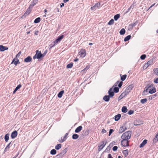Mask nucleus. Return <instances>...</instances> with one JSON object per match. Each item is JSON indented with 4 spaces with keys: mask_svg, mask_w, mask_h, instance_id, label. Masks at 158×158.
<instances>
[{
    "mask_svg": "<svg viewBox=\"0 0 158 158\" xmlns=\"http://www.w3.org/2000/svg\"><path fill=\"white\" fill-rule=\"evenodd\" d=\"M64 36L63 35H61L59 36L54 41V43H56V44L60 42V41L63 39Z\"/></svg>",
    "mask_w": 158,
    "mask_h": 158,
    "instance_id": "obj_9",
    "label": "nucleus"
},
{
    "mask_svg": "<svg viewBox=\"0 0 158 158\" xmlns=\"http://www.w3.org/2000/svg\"><path fill=\"white\" fill-rule=\"evenodd\" d=\"M56 151L55 149H53L50 151V154L52 155H54L56 154Z\"/></svg>",
    "mask_w": 158,
    "mask_h": 158,
    "instance_id": "obj_41",
    "label": "nucleus"
},
{
    "mask_svg": "<svg viewBox=\"0 0 158 158\" xmlns=\"http://www.w3.org/2000/svg\"><path fill=\"white\" fill-rule=\"evenodd\" d=\"M21 53V52H19L16 55V57H19L20 56Z\"/></svg>",
    "mask_w": 158,
    "mask_h": 158,
    "instance_id": "obj_62",
    "label": "nucleus"
},
{
    "mask_svg": "<svg viewBox=\"0 0 158 158\" xmlns=\"http://www.w3.org/2000/svg\"><path fill=\"white\" fill-rule=\"evenodd\" d=\"M56 44V43H54V41L53 42H52L49 45L50 49V48H52Z\"/></svg>",
    "mask_w": 158,
    "mask_h": 158,
    "instance_id": "obj_51",
    "label": "nucleus"
},
{
    "mask_svg": "<svg viewBox=\"0 0 158 158\" xmlns=\"http://www.w3.org/2000/svg\"><path fill=\"white\" fill-rule=\"evenodd\" d=\"M110 98H112L109 95H105L103 98V100L106 102H108L110 100Z\"/></svg>",
    "mask_w": 158,
    "mask_h": 158,
    "instance_id": "obj_18",
    "label": "nucleus"
},
{
    "mask_svg": "<svg viewBox=\"0 0 158 158\" xmlns=\"http://www.w3.org/2000/svg\"><path fill=\"white\" fill-rule=\"evenodd\" d=\"M131 134V131H127L123 133L121 137V139L124 140H127L130 139Z\"/></svg>",
    "mask_w": 158,
    "mask_h": 158,
    "instance_id": "obj_1",
    "label": "nucleus"
},
{
    "mask_svg": "<svg viewBox=\"0 0 158 158\" xmlns=\"http://www.w3.org/2000/svg\"><path fill=\"white\" fill-rule=\"evenodd\" d=\"M39 22H40V17H38L34 21V23H38Z\"/></svg>",
    "mask_w": 158,
    "mask_h": 158,
    "instance_id": "obj_52",
    "label": "nucleus"
},
{
    "mask_svg": "<svg viewBox=\"0 0 158 158\" xmlns=\"http://www.w3.org/2000/svg\"><path fill=\"white\" fill-rule=\"evenodd\" d=\"M29 14L27 13L26 12L24 13V15H22L21 17V18H25L26 16H27V15H28Z\"/></svg>",
    "mask_w": 158,
    "mask_h": 158,
    "instance_id": "obj_55",
    "label": "nucleus"
},
{
    "mask_svg": "<svg viewBox=\"0 0 158 158\" xmlns=\"http://www.w3.org/2000/svg\"><path fill=\"white\" fill-rule=\"evenodd\" d=\"M154 82L156 84L158 83V77L154 79Z\"/></svg>",
    "mask_w": 158,
    "mask_h": 158,
    "instance_id": "obj_61",
    "label": "nucleus"
},
{
    "mask_svg": "<svg viewBox=\"0 0 158 158\" xmlns=\"http://www.w3.org/2000/svg\"><path fill=\"white\" fill-rule=\"evenodd\" d=\"M120 14H117L115 15L114 16V19L115 21H117L120 17Z\"/></svg>",
    "mask_w": 158,
    "mask_h": 158,
    "instance_id": "obj_38",
    "label": "nucleus"
},
{
    "mask_svg": "<svg viewBox=\"0 0 158 158\" xmlns=\"http://www.w3.org/2000/svg\"><path fill=\"white\" fill-rule=\"evenodd\" d=\"M64 92V90L61 91L58 94V95H57L58 97L59 98H61Z\"/></svg>",
    "mask_w": 158,
    "mask_h": 158,
    "instance_id": "obj_31",
    "label": "nucleus"
},
{
    "mask_svg": "<svg viewBox=\"0 0 158 158\" xmlns=\"http://www.w3.org/2000/svg\"><path fill=\"white\" fill-rule=\"evenodd\" d=\"M126 32V31L124 28L122 29L119 31V33L121 35H124Z\"/></svg>",
    "mask_w": 158,
    "mask_h": 158,
    "instance_id": "obj_36",
    "label": "nucleus"
},
{
    "mask_svg": "<svg viewBox=\"0 0 158 158\" xmlns=\"http://www.w3.org/2000/svg\"><path fill=\"white\" fill-rule=\"evenodd\" d=\"M32 7L31 6H30L29 5L28 8L27 9L26 12L28 13L29 14L31 13V8Z\"/></svg>",
    "mask_w": 158,
    "mask_h": 158,
    "instance_id": "obj_39",
    "label": "nucleus"
},
{
    "mask_svg": "<svg viewBox=\"0 0 158 158\" xmlns=\"http://www.w3.org/2000/svg\"><path fill=\"white\" fill-rule=\"evenodd\" d=\"M127 129L125 127L122 126L120 127L118 132L119 134L122 133Z\"/></svg>",
    "mask_w": 158,
    "mask_h": 158,
    "instance_id": "obj_13",
    "label": "nucleus"
},
{
    "mask_svg": "<svg viewBox=\"0 0 158 158\" xmlns=\"http://www.w3.org/2000/svg\"><path fill=\"white\" fill-rule=\"evenodd\" d=\"M82 127L81 126H80L77 127L75 130V132L76 133H78L80 132L82 130Z\"/></svg>",
    "mask_w": 158,
    "mask_h": 158,
    "instance_id": "obj_23",
    "label": "nucleus"
},
{
    "mask_svg": "<svg viewBox=\"0 0 158 158\" xmlns=\"http://www.w3.org/2000/svg\"><path fill=\"white\" fill-rule=\"evenodd\" d=\"M114 21L113 19H111L108 23V24L110 25L114 24Z\"/></svg>",
    "mask_w": 158,
    "mask_h": 158,
    "instance_id": "obj_46",
    "label": "nucleus"
},
{
    "mask_svg": "<svg viewBox=\"0 0 158 158\" xmlns=\"http://www.w3.org/2000/svg\"><path fill=\"white\" fill-rule=\"evenodd\" d=\"M121 145L123 147H127L129 146V141L127 140L122 139L121 141Z\"/></svg>",
    "mask_w": 158,
    "mask_h": 158,
    "instance_id": "obj_5",
    "label": "nucleus"
},
{
    "mask_svg": "<svg viewBox=\"0 0 158 158\" xmlns=\"http://www.w3.org/2000/svg\"><path fill=\"white\" fill-rule=\"evenodd\" d=\"M35 52L36 53L33 56V59L35 60L37 59L39 60L40 59V51L38 50H37Z\"/></svg>",
    "mask_w": 158,
    "mask_h": 158,
    "instance_id": "obj_7",
    "label": "nucleus"
},
{
    "mask_svg": "<svg viewBox=\"0 0 158 158\" xmlns=\"http://www.w3.org/2000/svg\"><path fill=\"white\" fill-rule=\"evenodd\" d=\"M100 4L99 3H96L94 6V7L96 8V9L97 8H98V7H99L100 6Z\"/></svg>",
    "mask_w": 158,
    "mask_h": 158,
    "instance_id": "obj_49",
    "label": "nucleus"
},
{
    "mask_svg": "<svg viewBox=\"0 0 158 158\" xmlns=\"http://www.w3.org/2000/svg\"><path fill=\"white\" fill-rule=\"evenodd\" d=\"M89 134V131L88 130H86L85 133V135H87Z\"/></svg>",
    "mask_w": 158,
    "mask_h": 158,
    "instance_id": "obj_64",
    "label": "nucleus"
},
{
    "mask_svg": "<svg viewBox=\"0 0 158 158\" xmlns=\"http://www.w3.org/2000/svg\"><path fill=\"white\" fill-rule=\"evenodd\" d=\"M133 85L132 84L129 85L126 89L125 91H124L127 94L133 88Z\"/></svg>",
    "mask_w": 158,
    "mask_h": 158,
    "instance_id": "obj_4",
    "label": "nucleus"
},
{
    "mask_svg": "<svg viewBox=\"0 0 158 158\" xmlns=\"http://www.w3.org/2000/svg\"><path fill=\"white\" fill-rule=\"evenodd\" d=\"M153 71L155 74L158 76V68L154 69Z\"/></svg>",
    "mask_w": 158,
    "mask_h": 158,
    "instance_id": "obj_50",
    "label": "nucleus"
},
{
    "mask_svg": "<svg viewBox=\"0 0 158 158\" xmlns=\"http://www.w3.org/2000/svg\"><path fill=\"white\" fill-rule=\"evenodd\" d=\"M118 83V87L119 88H121L123 82L122 81H120V82H119V81H117L116 83L115 84L116 85H114L115 86L117 85V84Z\"/></svg>",
    "mask_w": 158,
    "mask_h": 158,
    "instance_id": "obj_33",
    "label": "nucleus"
},
{
    "mask_svg": "<svg viewBox=\"0 0 158 158\" xmlns=\"http://www.w3.org/2000/svg\"><path fill=\"white\" fill-rule=\"evenodd\" d=\"M68 151V149L67 148H66L64 149L63 150H62L60 153L58 154V155H56V156H63L64 154H65L67 151Z\"/></svg>",
    "mask_w": 158,
    "mask_h": 158,
    "instance_id": "obj_11",
    "label": "nucleus"
},
{
    "mask_svg": "<svg viewBox=\"0 0 158 158\" xmlns=\"http://www.w3.org/2000/svg\"><path fill=\"white\" fill-rule=\"evenodd\" d=\"M134 27L132 26L131 24H129L127 27V29L128 31L131 30Z\"/></svg>",
    "mask_w": 158,
    "mask_h": 158,
    "instance_id": "obj_44",
    "label": "nucleus"
},
{
    "mask_svg": "<svg viewBox=\"0 0 158 158\" xmlns=\"http://www.w3.org/2000/svg\"><path fill=\"white\" fill-rule=\"evenodd\" d=\"M32 60V58L30 56H28L24 59V61L26 63H27L31 61Z\"/></svg>",
    "mask_w": 158,
    "mask_h": 158,
    "instance_id": "obj_15",
    "label": "nucleus"
},
{
    "mask_svg": "<svg viewBox=\"0 0 158 158\" xmlns=\"http://www.w3.org/2000/svg\"><path fill=\"white\" fill-rule=\"evenodd\" d=\"M127 75L126 74L123 75L122 76H121V79L122 81H124L127 77Z\"/></svg>",
    "mask_w": 158,
    "mask_h": 158,
    "instance_id": "obj_43",
    "label": "nucleus"
},
{
    "mask_svg": "<svg viewBox=\"0 0 158 158\" xmlns=\"http://www.w3.org/2000/svg\"><path fill=\"white\" fill-rule=\"evenodd\" d=\"M158 140V132L156 135L155 138L153 139V143H155Z\"/></svg>",
    "mask_w": 158,
    "mask_h": 158,
    "instance_id": "obj_26",
    "label": "nucleus"
},
{
    "mask_svg": "<svg viewBox=\"0 0 158 158\" xmlns=\"http://www.w3.org/2000/svg\"><path fill=\"white\" fill-rule=\"evenodd\" d=\"M17 59V60H15L16 59H15V58H14L13 60H12V61L11 63V64H13L14 63V64L15 65V66H16L18 64H19L20 63V62L19 61V60L18 59Z\"/></svg>",
    "mask_w": 158,
    "mask_h": 158,
    "instance_id": "obj_20",
    "label": "nucleus"
},
{
    "mask_svg": "<svg viewBox=\"0 0 158 158\" xmlns=\"http://www.w3.org/2000/svg\"><path fill=\"white\" fill-rule=\"evenodd\" d=\"M10 134L9 133L6 134L4 136V139L6 142H7L9 139Z\"/></svg>",
    "mask_w": 158,
    "mask_h": 158,
    "instance_id": "obj_28",
    "label": "nucleus"
},
{
    "mask_svg": "<svg viewBox=\"0 0 158 158\" xmlns=\"http://www.w3.org/2000/svg\"><path fill=\"white\" fill-rule=\"evenodd\" d=\"M110 148L109 147L107 146L106 149H105V152H109L110 150Z\"/></svg>",
    "mask_w": 158,
    "mask_h": 158,
    "instance_id": "obj_58",
    "label": "nucleus"
},
{
    "mask_svg": "<svg viewBox=\"0 0 158 158\" xmlns=\"http://www.w3.org/2000/svg\"><path fill=\"white\" fill-rule=\"evenodd\" d=\"M121 117V115L120 114H118L114 116V120L115 121L119 120Z\"/></svg>",
    "mask_w": 158,
    "mask_h": 158,
    "instance_id": "obj_25",
    "label": "nucleus"
},
{
    "mask_svg": "<svg viewBox=\"0 0 158 158\" xmlns=\"http://www.w3.org/2000/svg\"><path fill=\"white\" fill-rule=\"evenodd\" d=\"M126 92H123L118 97V101H119L121 99L123 98L126 95H127Z\"/></svg>",
    "mask_w": 158,
    "mask_h": 158,
    "instance_id": "obj_17",
    "label": "nucleus"
},
{
    "mask_svg": "<svg viewBox=\"0 0 158 158\" xmlns=\"http://www.w3.org/2000/svg\"><path fill=\"white\" fill-rule=\"evenodd\" d=\"M38 2V0H33V1L31 2V4L30 5V6L32 7L34 6Z\"/></svg>",
    "mask_w": 158,
    "mask_h": 158,
    "instance_id": "obj_27",
    "label": "nucleus"
},
{
    "mask_svg": "<svg viewBox=\"0 0 158 158\" xmlns=\"http://www.w3.org/2000/svg\"><path fill=\"white\" fill-rule=\"evenodd\" d=\"M152 89H149L148 92L150 94H153L155 93L156 91V88L155 87H153Z\"/></svg>",
    "mask_w": 158,
    "mask_h": 158,
    "instance_id": "obj_19",
    "label": "nucleus"
},
{
    "mask_svg": "<svg viewBox=\"0 0 158 158\" xmlns=\"http://www.w3.org/2000/svg\"><path fill=\"white\" fill-rule=\"evenodd\" d=\"M61 144H57L55 147V148L57 150H59L61 148Z\"/></svg>",
    "mask_w": 158,
    "mask_h": 158,
    "instance_id": "obj_40",
    "label": "nucleus"
},
{
    "mask_svg": "<svg viewBox=\"0 0 158 158\" xmlns=\"http://www.w3.org/2000/svg\"><path fill=\"white\" fill-rule=\"evenodd\" d=\"M146 56L145 54H143L140 57V58L141 60H143L146 57Z\"/></svg>",
    "mask_w": 158,
    "mask_h": 158,
    "instance_id": "obj_54",
    "label": "nucleus"
},
{
    "mask_svg": "<svg viewBox=\"0 0 158 158\" xmlns=\"http://www.w3.org/2000/svg\"><path fill=\"white\" fill-rule=\"evenodd\" d=\"M8 49L7 47L4 46L2 45H0V51L3 52Z\"/></svg>",
    "mask_w": 158,
    "mask_h": 158,
    "instance_id": "obj_14",
    "label": "nucleus"
},
{
    "mask_svg": "<svg viewBox=\"0 0 158 158\" xmlns=\"http://www.w3.org/2000/svg\"><path fill=\"white\" fill-rule=\"evenodd\" d=\"M134 6L133 5H131L130 6L128 9L127 11L126 12V13H128L131 9V8H133Z\"/></svg>",
    "mask_w": 158,
    "mask_h": 158,
    "instance_id": "obj_56",
    "label": "nucleus"
},
{
    "mask_svg": "<svg viewBox=\"0 0 158 158\" xmlns=\"http://www.w3.org/2000/svg\"><path fill=\"white\" fill-rule=\"evenodd\" d=\"M18 132L17 131H14L12 132L11 134V137L12 139H14L17 136Z\"/></svg>",
    "mask_w": 158,
    "mask_h": 158,
    "instance_id": "obj_6",
    "label": "nucleus"
},
{
    "mask_svg": "<svg viewBox=\"0 0 158 158\" xmlns=\"http://www.w3.org/2000/svg\"><path fill=\"white\" fill-rule=\"evenodd\" d=\"M143 124L142 122L140 121L139 120H136L134 122V125L135 126H139Z\"/></svg>",
    "mask_w": 158,
    "mask_h": 158,
    "instance_id": "obj_12",
    "label": "nucleus"
},
{
    "mask_svg": "<svg viewBox=\"0 0 158 158\" xmlns=\"http://www.w3.org/2000/svg\"><path fill=\"white\" fill-rule=\"evenodd\" d=\"M134 111L133 110H130L128 112V114L129 115H131V114H132L134 113Z\"/></svg>",
    "mask_w": 158,
    "mask_h": 158,
    "instance_id": "obj_59",
    "label": "nucleus"
},
{
    "mask_svg": "<svg viewBox=\"0 0 158 158\" xmlns=\"http://www.w3.org/2000/svg\"><path fill=\"white\" fill-rule=\"evenodd\" d=\"M107 141L106 140L102 141L101 142V144L98 146V151H101L105 146Z\"/></svg>",
    "mask_w": 158,
    "mask_h": 158,
    "instance_id": "obj_2",
    "label": "nucleus"
},
{
    "mask_svg": "<svg viewBox=\"0 0 158 158\" xmlns=\"http://www.w3.org/2000/svg\"><path fill=\"white\" fill-rule=\"evenodd\" d=\"M47 50H45L44 52V53L43 54H42L41 53V52L40 51V59L41 58L43 57L47 53Z\"/></svg>",
    "mask_w": 158,
    "mask_h": 158,
    "instance_id": "obj_30",
    "label": "nucleus"
},
{
    "mask_svg": "<svg viewBox=\"0 0 158 158\" xmlns=\"http://www.w3.org/2000/svg\"><path fill=\"white\" fill-rule=\"evenodd\" d=\"M158 95V93H157L153 95L150 96H149V100H152L153 98H154L156 97Z\"/></svg>",
    "mask_w": 158,
    "mask_h": 158,
    "instance_id": "obj_29",
    "label": "nucleus"
},
{
    "mask_svg": "<svg viewBox=\"0 0 158 158\" xmlns=\"http://www.w3.org/2000/svg\"><path fill=\"white\" fill-rule=\"evenodd\" d=\"M123 154H124V156L125 157H127L128 155V150L127 149H126V150H124L123 151Z\"/></svg>",
    "mask_w": 158,
    "mask_h": 158,
    "instance_id": "obj_34",
    "label": "nucleus"
},
{
    "mask_svg": "<svg viewBox=\"0 0 158 158\" xmlns=\"http://www.w3.org/2000/svg\"><path fill=\"white\" fill-rule=\"evenodd\" d=\"M147 140L146 139L144 140L143 142L139 145V147L140 148L143 147L147 143Z\"/></svg>",
    "mask_w": 158,
    "mask_h": 158,
    "instance_id": "obj_21",
    "label": "nucleus"
},
{
    "mask_svg": "<svg viewBox=\"0 0 158 158\" xmlns=\"http://www.w3.org/2000/svg\"><path fill=\"white\" fill-rule=\"evenodd\" d=\"M79 137V135L77 134H74L72 135V139H77Z\"/></svg>",
    "mask_w": 158,
    "mask_h": 158,
    "instance_id": "obj_37",
    "label": "nucleus"
},
{
    "mask_svg": "<svg viewBox=\"0 0 158 158\" xmlns=\"http://www.w3.org/2000/svg\"><path fill=\"white\" fill-rule=\"evenodd\" d=\"M108 94H109V95L112 98L114 96V91H113V88H110L108 91Z\"/></svg>",
    "mask_w": 158,
    "mask_h": 158,
    "instance_id": "obj_8",
    "label": "nucleus"
},
{
    "mask_svg": "<svg viewBox=\"0 0 158 158\" xmlns=\"http://www.w3.org/2000/svg\"><path fill=\"white\" fill-rule=\"evenodd\" d=\"M22 86V85L21 84H19L18 85L17 87L15 88V89L14 90V91L13 92V94H15L16 93V92Z\"/></svg>",
    "mask_w": 158,
    "mask_h": 158,
    "instance_id": "obj_22",
    "label": "nucleus"
},
{
    "mask_svg": "<svg viewBox=\"0 0 158 158\" xmlns=\"http://www.w3.org/2000/svg\"><path fill=\"white\" fill-rule=\"evenodd\" d=\"M139 23V21L138 20H137L135 21V22H134L131 24L132 25V26L134 27H135L137 23Z\"/></svg>",
    "mask_w": 158,
    "mask_h": 158,
    "instance_id": "obj_53",
    "label": "nucleus"
},
{
    "mask_svg": "<svg viewBox=\"0 0 158 158\" xmlns=\"http://www.w3.org/2000/svg\"><path fill=\"white\" fill-rule=\"evenodd\" d=\"M73 66V63H71L68 64L66 66V67L68 69L71 68Z\"/></svg>",
    "mask_w": 158,
    "mask_h": 158,
    "instance_id": "obj_42",
    "label": "nucleus"
},
{
    "mask_svg": "<svg viewBox=\"0 0 158 158\" xmlns=\"http://www.w3.org/2000/svg\"><path fill=\"white\" fill-rule=\"evenodd\" d=\"M89 66H87L86 67L84 68L83 70H82V71L83 72L85 73L89 69Z\"/></svg>",
    "mask_w": 158,
    "mask_h": 158,
    "instance_id": "obj_48",
    "label": "nucleus"
},
{
    "mask_svg": "<svg viewBox=\"0 0 158 158\" xmlns=\"http://www.w3.org/2000/svg\"><path fill=\"white\" fill-rule=\"evenodd\" d=\"M114 130L113 129H110L108 134V136H110L111 134L114 132Z\"/></svg>",
    "mask_w": 158,
    "mask_h": 158,
    "instance_id": "obj_57",
    "label": "nucleus"
},
{
    "mask_svg": "<svg viewBox=\"0 0 158 158\" xmlns=\"http://www.w3.org/2000/svg\"><path fill=\"white\" fill-rule=\"evenodd\" d=\"M153 63V60L151 59L148 61L144 65V66H146V68H148L149 65H151Z\"/></svg>",
    "mask_w": 158,
    "mask_h": 158,
    "instance_id": "obj_16",
    "label": "nucleus"
},
{
    "mask_svg": "<svg viewBox=\"0 0 158 158\" xmlns=\"http://www.w3.org/2000/svg\"><path fill=\"white\" fill-rule=\"evenodd\" d=\"M154 86V84L152 83L148 84H147V86L145 87L144 89L145 91H146V92H148V90L150 89V88L151 87H153Z\"/></svg>",
    "mask_w": 158,
    "mask_h": 158,
    "instance_id": "obj_10",
    "label": "nucleus"
},
{
    "mask_svg": "<svg viewBox=\"0 0 158 158\" xmlns=\"http://www.w3.org/2000/svg\"><path fill=\"white\" fill-rule=\"evenodd\" d=\"M127 109L126 106H123L122 108V111L123 113H126L127 112Z\"/></svg>",
    "mask_w": 158,
    "mask_h": 158,
    "instance_id": "obj_32",
    "label": "nucleus"
},
{
    "mask_svg": "<svg viewBox=\"0 0 158 158\" xmlns=\"http://www.w3.org/2000/svg\"><path fill=\"white\" fill-rule=\"evenodd\" d=\"M68 135V133H66L64 136L63 137V139H62V137H61V140L60 141V143H63L64 141L67 139V137Z\"/></svg>",
    "mask_w": 158,
    "mask_h": 158,
    "instance_id": "obj_24",
    "label": "nucleus"
},
{
    "mask_svg": "<svg viewBox=\"0 0 158 158\" xmlns=\"http://www.w3.org/2000/svg\"><path fill=\"white\" fill-rule=\"evenodd\" d=\"M90 9L91 10H96V8H95L94 6L91 7Z\"/></svg>",
    "mask_w": 158,
    "mask_h": 158,
    "instance_id": "obj_63",
    "label": "nucleus"
},
{
    "mask_svg": "<svg viewBox=\"0 0 158 158\" xmlns=\"http://www.w3.org/2000/svg\"><path fill=\"white\" fill-rule=\"evenodd\" d=\"M79 54L80 57L82 58L84 57L86 55L85 50V49H82L79 52Z\"/></svg>",
    "mask_w": 158,
    "mask_h": 158,
    "instance_id": "obj_3",
    "label": "nucleus"
},
{
    "mask_svg": "<svg viewBox=\"0 0 158 158\" xmlns=\"http://www.w3.org/2000/svg\"><path fill=\"white\" fill-rule=\"evenodd\" d=\"M131 35H129L125 37L124 40V42H126L129 40L131 38Z\"/></svg>",
    "mask_w": 158,
    "mask_h": 158,
    "instance_id": "obj_35",
    "label": "nucleus"
},
{
    "mask_svg": "<svg viewBox=\"0 0 158 158\" xmlns=\"http://www.w3.org/2000/svg\"><path fill=\"white\" fill-rule=\"evenodd\" d=\"M114 92L115 93H117L119 92V89L118 87H115L113 89Z\"/></svg>",
    "mask_w": 158,
    "mask_h": 158,
    "instance_id": "obj_45",
    "label": "nucleus"
},
{
    "mask_svg": "<svg viewBox=\"0 0 158 158\" xmlns=\"http://www.w3.org/2000/svg\"><path fill=\"white\" fill-rule=\"evenodd\" d=\"M118 148V147L117 146H114L113 147V148H112V150H113V151H115L117 150Z\"/></svg>",
    "mask_w": 158,
    "mask_h": 158,
    "instance_id": "obj_60",
    "label": "nucleus"
},
{
    "mask_svg": "<svg viewBox=\"0 0 158 158\" xmlns=\"http://www.w3.org/2000/svg\"><path fill=\"white\" fill-rule=\"evenodd\" d=\"M148 100L147 98H145L142 99L140 101V102L142 104H144L147 102Z\"/></svg>",
    "mask_w": 158,
    "mask_h": 158,
    "instance_id": "obj_47",
    "label": "nucleus"
}]
</instances>
